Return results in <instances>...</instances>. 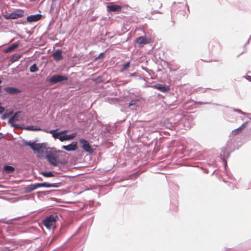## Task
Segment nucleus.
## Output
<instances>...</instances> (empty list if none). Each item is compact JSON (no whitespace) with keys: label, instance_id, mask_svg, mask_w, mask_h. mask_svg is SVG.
<instances>
[{"label":"nucleus","instance_id":"f257e3e1","mask_svg":"<svg viewBox=\"0 0 251 251\" xmlns=\"http://www.w3.org/2000/svg\"><path fill=\"white\" fill-rule=\"evenodd\" d=\"M235 141L233 138L229 140L226 144V146L221 150L220 156L221 159L224 162V168L226 169L227 166V161L226 158H227L230 156V153L235 150Z\"/></svg>","mask_w":251,"mask_h":251},{"label":"nucleus","instance_id":"f03ea898","mask_svg":"<svg viewBox=\"0 0 251 251\" xmlns=\"http://www.w3.org/2000/svg\"><path fill=\"white\" fill-rule=\"evenodd\" d=\"M57 154V150L55 148L50 149L49 151H46L45 158L47 161L53 166H57L59 164H64L65 163L62 162Z\"/></svg>","mask_w":251,"mask_h":251},{"label":"nucleus","instance_id":"7ed1b4c3","mask_svg":"<svg viewBox=\"0 0 251 251\" xmlns=\"http://www.w3.org/2000/svg\"><path fill=\"white\" fill-rule=\"evenodd\" d=\"M59 219V215L57 213H53L47 216L42 220V224L49 230H54L55 224Z\"/></svg>","mask_w":251,"mask_h":251},{"label":"nucleus","instance_id":"20e7f679","mask_svg":"<svg viewBox=\"0 0 251 251\" xmlns=\"http://www.w3.org/2000/svg\"><path fill=\"white\" fill-rule=\"evenodd\" d=\"M68 80V77L66 75H63L59 74H54L50 78H47V81L51 84H55Z\"/></svg>","mask_w":251,"mask_h":251},{"label":"nucleus","instance_id":"39448f33","mask_svg":"<svg viewBox=\"0 0 251 251\" xmlns=\"http://www.w3.org/2000/svg\"><path fill=\"white\" fill-rule=\"evenodd\" d=\"M170 121L173 122V124L176 126V127H177V129L179 130V129L182 128V126H181V122L183 120H185V116L181 114H176L174 116L171 117Z\"/></svg>","mask_w":251,"mask_h":251},{"label":"nucleus","instance_id":"423d86ee","mask_svg":"<svg viewBox=\"0 0 251 251\" xmlns=\"http://www.w3.org/2000/svg\"><path fill=\"white\" fill-rule=\"evenodd\" d=\"M59 178H56V182L53 183H50L47 182H44L42 183H35L36 189L40 187H46V188H50V187H54L58 188L60 187L61 182L60 181H58Z\"/></svg>","mask_w":251,"mask_h":251},{"label":"nucleus","instance_id":"0eeeda50","mask_svg":"<svg viewBox=\"0 0 251 251\" xmlns=\"http://www.w3.org/2000/svg\"><path fill=\"white\" fill-rule=\"evenodd\" d=\"M81 144V147L87 152L89 154H92L94 150L90 146L89 143L85 139L81 138L79 140Z\"/></svg>","mask_w":251,"mask_h":251},{"label":"nucleus","instance_id":"6e6552de","mask_svg":"<svg viewBox=\"0 0 251 251\" xmlns=\"http://www.w3.org/2000/svg\"><path fill=\"white\" fill-rule=\"evenodd\" d=\"M154 89H156L160 92L165 93L170 90V86L165 84L156 83L152 86Z\"/></svg>","mask_w":251,"mask_h":251},{"label":"nucleus","instance_id":"1a4fd4ad","mask_svg":"<svg viewBox=\"0 0 251 251\" xmlns=\"http://www.w3.org/2000/svg\"><path fill=\"white\" fill-rule=\"evenodd\" d=\"M43 17V15L41 14H32L26 17V20L27 23H31L40 21Z\"/></svg>","mask_w":251,"mask_h":251},{"label":"nucleus","instance_id":"9d476101","mask_svg":"<svg viewBox=\"0 0 251 251\" xmlns=\"http://www.w3.org/2000/svg\"><path fill=\"white\" fill-rule=\"evenodd\" d=\"M61 148L68 151H76L78 148V145L76 142H73L68 145H63Z\"/></svg>","mask_w":251,"mask_h":251},{"label":"nucleus","instance_id":"9b49d317","mask_svg":"<svg viewBox=\"0 0 251 251\" xmlns=\"http://www.w3.org/2000/svg\"><path fill=\"white\" fill-rule=\"evenodd\" d=\"M52 56L53 59L56 61L59 62L62 60L64 57L62 55V50L61 49H56L52 53Z\"/></svg>","mask_w":251,"mask_h":251},{"label":"nucleus","instance_id":"f8f14e48","mask_svg":"<svg viewBox=\"0 0 251 251\" xmlns=\"http://www.w3.org/2000/svg\"><path fill=\"white\" fill-rule=\"evenodd\" d=\"M4 90L6 93L12 95H18L22 92L19 88L14 87H6Z\"/></svg>","mask_w":251,"mask_h":251},{"label":"nucleus","instance_id":"ddd939ff","mask_svg":"<svg viewBox=\"0 0 251 251\" xmlns=\"http://www.w3.org/2000/svg\"><path fill=\"white\" fill-rule=\"evenodd\" d=\"M33 151L35 153H37V157L41 159L45 158L46 151L45 149H43L38 146H35Z\"/></svg>","mask_w":251,"mask_h":251},{"label":"nucleus","instance_id":"4468645a","mask_svg":"<svg viewBox=\"0 0 251 251\" xmlns=\"http://www.w3.org/2000/svg\"><path fill=\"white\" fill-rule=\"evenodd\" d=\"M12 13V19H17L24 17L25 15V11L22 9H17Z\"/></svg>","mask_w":251,"mask_h":251},{"label":"nucleus","instance_id":"2eb2a0df","mask_svg":"<svg viewBox=\"0 0 251 251\" xmlns=\"http://www.w3.org/2000/svg\"><path fill=\"white\" fill-rule=\"evenodd\" d=\"M126 76L129 78L132 77L136 80H145L143 76L137 72L133 73H128L126 74Z\"/></svg>","mask_w":251,"mask_h":251},{"label":"nucleus","instance_id":"dca6fc26","mask_svg":"<svg viewBox=\"0 0 251 251\" xmlns=\"http://www.w3.org/2000/svg\"><path fill=\"white\" fill-rule=\"evenodd\" d=\"M106 8L108 12H119L122 10V7L117 4L107 5Z\"/></svg>","mask_w":251,"mask_h":251},{"label":"nucleus","instance_id":"f3484780","mask_svg":"<svg viewBox=\"0 0 251 251\" xmlns=\"http://www.w3.org/2000/svg\"><path fill=\"white\" fill-rule=\"evenodd\" d=\"M76 136V133L74 132L70 134L63 135L59 138V140L61 142H64L65 141H68L73 139Z\"/></svg>","mask_w":251,"mask_h":251},{"label":"nucleus","instance_id":"a211bd4d","mask_svg":"<svg viewBox=\"0 0 251 251\" xmlns=\"http://www.w3.org/2000/svg\"><path fill=\"white\" fill-rule=\"evenodd\" d=\"M58 129H52L50 131L47 130V129H44L43 131L47 133H50L52 134V137L55 139H58L59 140V138L61 137V134L60 131L57 132Z\"/></svg>","mask_w":251,"mask_h":251},{"label":"nucleus","instance_id":"6ab92c4d","mask_svg":"<svg viewBox=\"0 0 251 251\" xmlns=\"http://www.w3.org/2000/svg\"><path fill=\"white\" fill-rule=\"evenodd\" d=\"M139 100L140 98H139L131 100L129 103L128 106L132 110L135 109L139 105Z\"/></svg>","mask_w":251,"mask_h":251},{"label":"nucleus","instance_id":"aec40b11","mask_svg":"<svg viewBox=\"0 0 251 251\" xmlns=\"http://www.w3.org/2000/svg\"><path fill=\"white\" fill-rule=\"evenodd\" d=\"M248 124V122L247 121L243 123L240 127L236 129H235L232 131V134L233 135H236L239 133H241L242 131L244 129Z\"/></svg>","mask_w":251,"mask_h":251},{"label":"nucleus","instance_id":"412c9836","mask_svg":"<svg viewBox=\"0 0 251 251\" xmlns=\"http://www.w3.org/2000/svg\"><path fill=\"white\" fill-rule=\"evenodd\" d=\"M19 44L18 43H14L9 46H8L6 49L4 50L3 52L5 53L8 52H10L13 51L15 49L17 48L19 46Z\"/></svg>","mask_w":251,"mask_h":251},{"label":"nucleus","instance_id":"4be33fe9","mask_svg":"<svg viewBox=\"0 0 251 251\" xmlns=\"http://www.w3.org/2000/svg\"><path fill=\"white\" fill-rule=\"evenodd\" d=\"M164 125L165 126L171 130H177V127H176V126H175L172 121H170V118L169 119H167L164 122Z\"/></svg>","mask_w":251,"mask_h":251},{"label":"nucleus","instance_id":"5701e85b","mask_svg":"<svg viewBox=\"0 0 251 251\" xmlns=\"http://www.w3.org/2000/svg\"><path fill=\"white\" fill-rule=\"evenodd\" d=\"M136 42L139 45H145L149 43L145 36H140L136 39Z\"/></svg>","mask_w":251,"mask_h":251},{"label":"nucleus","instance_id":"b1692460","mask_svg":"<svg viewBox=\"0 0 251 251\" xmlns=\"http://www.w3.org/2000/svg\"><path fill=\"white\" fill-rule=\"evenodd\" d=\"M192 125V121L185 117V120H183L181 122V126L182 128H190Z\"/></svg>","mask_w":251,"mask_h":251},{"label":"nucleus","instance_id":"393cba45","mask_svg":"<svg viewBox=\"0 0 251 251\" xmlns=\"http://www.w3.org/2000/svg\"><path fill=\"white\" fill-rule=\"evenodd\" d=\"M23 129L28 130V131H41L44 129H42L40 126H24V128Z\"/></svg>","mask_w":251,"mask_h":251},{"label":"nucleus","instance_id":"a878e982","mask_svg":"<svg viewBox=\"0 0 251 251\" xmlns=\"http://www.w3.org/2000/svg\"><path fill=\"white\" fill-rule=\"evenodd\" d=\"M21 112V111H17L9 119L8 123H10L11 121H18L19 120L20 114Z\"/></svg>","mask_w":251,"mask_h":251},{"label":"nucleus","instance_id":"bb28decb","mask_svg":"<svg viewBox=\"0 0 251 251\" xmlns=\"http://www.w3.org/2000/svg\"><path fill=\"white\" fill-rule=\"evenodd\" d=\"M23 142L24 145L26 146H29L30 148L33 151L34 150V148L35 147V144H36L35 141L31 142V141H27L25 139H23Z\"/></svg>","mask_w":251,"mask_h":251},{"label":"nucleus","instance_id":"cd10ccee","mask_svg":"<svg viewBox=\"0 0 251 251\" xmlns=\"http://www.w3.org/2000/svg\"><path fill=\"white\" fill-rule=\"evenodd\" d=\"M36 189L35 183L28 185L25 188V193H29Z\"/></svg>","mask_w":251,"mask_h":251},{"label":"nucleus","instance_id":"c85d7f7f","mask_svg":"<svg viewBox=\"0 0 251 251\" xmlns=\"http://www.w3.org/2000/svg\"><path fill=\"white\" fill-rule=\"evenodd\" d=\"M3 171L7 173H11L15 171V168L10 165H5L3 168Z\"/></svg>","mask_w":251,"mask_h":251},{"label":"nucleus","instance_id":"c756f323","mask_svg":"<svg viewBox=\"0 0 251 251\" xmlns=\"http://www.w3.org/2000/svg\"><path fill=\"white\" fill-rule=\"evenodd\" d=\"M22 56V55L21 54L15 53L13 54L10 60V63H14V62L19 60Z\"/></svg>","mask_w":251,"mask_h":251},{"label":"nucleus","instance_id":"7c9ffc66","mask_svg":"<svg viewBox=\"0 0 251 251\" xmlns=\"http://www.w3.org/2000/svg\"><path fill=\"white\" fill-rule=\"evenodd\" d=\"M47 145L48 144L47 143H36V144H35L36 146H38L43 149H45L46 151H49L50 149L51 148L50 147H48Z\"/></svg>","mask_w":251,"mask_h":251},{"label":"nucleus","instance_id":"2f4dec72","mask_svg":"<svg viewBox=\"0 0 251 251\" xmlns=\"http://www.w3.org/2000/svg\"><path fill=\"white\" fill-rule=\"evenodd\" d=\"M180 7L181 8H183V9H187V12L186 11H184L183 16L185 18L188 17V14L189 13V8L188 5L187 4L184 5V4H180Z\"/></svg>","mask_w":251,"mask_h":251},{"label":"nucleus","instance_id":"473e14b6","mask_svg":"<svg viewBox=\"0 0 251 251\" xmlns=\"http://www.w3.org/2000/svg\"><path fill=\"white\" fill-rule=\"evenodd\" d=\"M41 175L45 177H50L54 176V175L51 171L49 172H41L40 173Z\"/></svg>","mask_w":251,"mask_h":251},{"label":"nucleus","instance_id":"72a5a7b5","mask_svg":"<svg viewBox=\"0 0 251 251\" xmlns=\"http://www.w3.org/2000/svg\"><path fill=\"white\" fill-rule=\"evenodd\" d=\"M39 70V68L36 63L32 65L29 68V71L31 73H35Z\"/></svg>","mask_w":251,"mask_h":251},{"label":"nucleus","instance_id":"f704fd0d","mask_svg":"<svg viewBox=\"0 0 251 251\" xmlns=\"http://www.w3.org/2000/svg\"><path fill=\"white\" fill-rule=\"evenodd\" d=\"M130 62L129 61H127L125 64H124L121 68V72H123L124 71L126 70L130 66Z\"/></svg>","mask_w":251,"mask_h":251},{"label":"nucleus","instance_id":"c9c22d12","mask_svg":"<svg viewBox=\"0 0 251 251\" xmlns=\"http://www.w3.org/2000/svg\"><path fill=\"white\" fill-rule=\"evenodd\" d=\"M11 126L13 127L16 128L22 129H23V128H24V125H20V124H16L15 123L11 124Z\"/></svg>","mask_w":251,"mask_h":251},{"label":"nucleus","instance_id":"e433bc0d","mask_svg":"<svg viewBox=\"0 0 251 251\" xmlns=\"http://www.w3.org/2000/svg\"><path fill=\"white\" fill-rule=\"evenodd\" d=\"M11 112L4 113L1 117V119L2 120H5L11 114Z\"/></svg>","mask_w":251,"mask_h":251},{"label":"nucleus","instance_id":"4c0bfd02","mask_svg":"<svg viewBox=\"0 0 251 251\" xmlns=\"http://www.w3.org/2000/svg\"><path fill=\"white\" fill-rule=\"evenodd\" d=\"M15 23L17 24H22L23 25H25L27 24V22L26 19V20H24L22 19V20H18L16 22H15Z\"/></svg>","mask_w":251,"mask_h":251},{"label":"nucleus","instance_id":"58836bf2","mask_svg":"<svg viewBox=\"0 0 251 251\" xmlns=\"http://www.w3.org/2000/svg\"><path fill=\"white\" fill-rule=\"evenodd\" d=\"M3 18H4L5 19H7V20L12 19V13H6L5 14H3Z\"/></svg>","mask_w":251,"mask_h":251},{"label":"nucleus","instance_id":"ea45409f","mask_svg":"<svg viewBox=\"0 0 251 251\" xmlns=\"http://www.w3.org/2000/svg\"><path fill=\"white\" fill-rule=\"evenodd\" d=\"M232 110L234 111H235L238 113H240V114H242V115H246V113L244 112H243L240 109H235L234 108H231Z\"/></svg>","mask_w":251,"mask_h":251},{"label":"nucleus","instance_id":"a19ab883","mask_svg":"<svg viewBox=\"0 0 251 251\" xmlns=\"http://www.w3.org/2000/svg\"><path fill=\"white\" fill-rule=\"evenodd\" d=\"M105 55L104 52H102L100 53V54L97 56L96 58H95V60H97L98 59H100L102 57H103Z\"/></svg>","mask_w":251,"mask_h":251},{"label":"nucleus","instance_id":"79ce46f5","mask_svg":"<svg viewBox=\"0 0 251 251\" xmlns=\"http://www.w3.org/2000/svg\"><path fill=\"white\" fill-rule=\"evenodd\" d=\"M57 154H58L59 155H65L66 154V152L63 151L58 150L57 151Z\"/></svg>","mask_w":251,"mask_h":251},{"label":"nucleus","instance_id":"37998d69","mask_svg":"<svg viewBox=\"0 0 251 251\" xmlns=\"http://www.w3.org/2000/svg\"><path fill=\"white\" fill-rule=\"evenodd\" d=\"M12 220V219L10 220H7L6 221L5 219H1L0 220V222H2L3 223H5L6 224H9L11 223V221Z\"/></svg>","mask_w":251,"mask_h":251},{"label":"nucleus","instance_id":"c03bdc74","mask_svg":"<svg viewBox=\"0 0 251 251\" xmlns=\"http://www.w3.org/2000/svg\"><path fill=\"white\" fill-rule=\"evenodd\" d=\"M157 13H159V14H162V12H161V11H158V10H152L151 12V15H154L155 14H157Z\"/></svg>","mask_w":251,"mask_h":251},{"label":"nucleus","instance_id":"a18cd8bd","mask_svg":"<svg viewBox=\"0 0 251 251\" xmlns=\"http://www.w3.org/2000/svg\"><path fill=\"white\" fill-rule=\"evenodd\" d=\"M55 7H56L55 4H54V3L52 2V4H51V5L50 6V12H51V11L53 10Z\"/></svg>","mask_w":251,"mask_h":251},{"label":"nucleus","instance_id":"49530a36","mask_svg":"<svg viewBox=\"0 0 251 251\" xmlns=\"http://www.w3.org/2000/svg\"><path fill=\"white\" fill-rule=\"evenodd\" d=\"M68 131V130H61L60 131L61 135H65V134H66V133H67Z\"/></svg>","mask_w":251,"mask_h":251},{"label":"nucleus","instance_id":"de8ad7c7","mask_svg":"<svg viewBox=\"0 0 251 251\" xmlns=\"http://www.w3.org/2000/svg\"><path fill=\"white\" fill-rule=\"evenodd\" d=\"M246 79L249 80L250 82H251V76L250 75H246L244 76Z\"/></svg>","mask_w":251,"mask_h":251},{"label":"nucleus","instance_id":"09e8293b","mask_svg":"<svg viewBox=\"0 0 251 251\" xmlns=\"http://www.w3.org/2000/svg\"><path fill=\"white\" fill-rule=\"evenodd\" d=\"M4 111V108L0 105V114H2Z\"/></svg>","mask_w":251,"mask_h":251},{"label":"nucleus","instance_id":"8fccbe9b","mask_svg":"<svg viewBox=\"0 0 251 251\" xmlns=\"http://www.w3.org/2000/svg\"><path fill=\"white\" fill-rule=\"evenodd\" d=\"M193 102H194V101L193 100L190 99L189 100H188V101H187L185 102V104H189V103H192Z\"/></svg>","mask_w":251,"mask_h":251},{"label":"nucleus","instance_id":"3c124183","mask_svg":"<svg viewBox=\"0 0 251 251\" xmlns=\"http://www.w3.org/2000/svg\"><path fill=\"white\" fill-rule=\"evenodd\" d=\"M199 103H200V104H210V102H201V101H199Z\"/></svg>","mask_w":251,"mask_h":251},{"label":"nucleus","instance_id":"603ef678","mask_svg":"<svg viewBox=\"0 0 251 251\" xmlns=\"http://www.w3.org/2000/svg\"><path fill=\"white\" fill-rule=\"evenodd\" d=\"M51 24V22H50V23H49L48 27H47V29L48 30H50V25Z\"/></svg>","mask_w":251,"mask_h":251},{"label":"nucleus","instance_id":"864d4df0","mask_svg":"<svg viewBox=\"0 0 251 251\" xmlns=\"http://www.w3.org/2000/svg\"><path fill=\"white\" fill-rule=\"evenodd\" d=\"M139 174V173H138L137 172H136L135 173H133L132 174V175L135 176V177H137L138 176Z\"/></svg>","mask_w":251,"mask_h":251},{"label":"nucleus","instance_id":"5fc2aeb1","mask_svg":"<svg viewBox=\"0 0 251 251\" xmlns=\"http://www.w3.org/2000/svg\"><path fill=\"white\" fill-rule=\"evenodd\" d=\"M3 137H4L3 134L1 132H0V140L2 138H3Z\"/></svg>","mask_w":251,"mask_h":251},{"label":"nucleus","instance_id":"6e6d98bb","mask_svg":"<svg viewBox=\"0 0 251 251\" xmlns=\"http://www.w3.org/2000/svg\"><path fill=\"white\" fill-rule=\"evenodd\" d=\"M250 38H249L248 41H247V42L246 43V44H245V46L249 44L250 43Z\"/></svg>","mask_w":251,"mask_h":251},{"label":"nucleus","instance_id":"4d7b16f0","mask_svg":"<svg viewBox=\"0 0 251 251\" xmlns=\"http://www.w3.org/2000/svg\"><path fill=\"white\" fill-rule=\"evenodd\" d=\"M208 170L207 169H205L204 170V173H205V174H208Z\"/></svg>","mask_w":251,"mask_h":251},{"label":"nucleus","instance_id":"13d9d810","mask_svg":"<svg viewBox=\"0 0 251 251\" xmlns=\"http://www.w3.org/2000/svg\"><path fill=\"white\" fill-rule=\"evenodd\" d=\"M15 121H11L10 123H8L9 124H10L11 126V124L14 123Z\"/></svg>","mask_w":251,"mask_h":251},{"label":"nucleus","instance_id":"bf43d9fd","mask_svg":"<svg viewBox=\"0 0 251 251\" xmlns=\"http://www.w3.org/2000/svg\"><path fill=\"white\" fill-rule=\"evenodd\" d=\"M213 104L215 105H218V104L216 103H213Z\"/></svg>","mask_w":251,"mask_h":251},{"label":"nucleus","instance_id":"052dcab7","mask_svg":"<svg viewBox=\"0 0 251 251\" xmlns=\"http://www.w3.org/2000/svg\"><path fill=\"white\" fill-rule=\"evenodd\" d=\"M148 17L149 19H152V18L151 16H148Z\"/></svg>","mask_w":251,"mask_h":251},{"label":"nucleus","instance_id":"680f3d73","mask_svg":"<svg viewBox=\"0 0 251 251\" xmlns=\"http://www.w3.org/2000/svg\"><path fill=\"white\" fill-rule=\"evenodd\" d=\"M143 69L144 70H145L146 72H147V68H143Z\"/></svg>","mask_w":251,"mask_h":251},{"label":"nucleus","instance_id":"e2e57ef3","mask_svg":"<svg viewBox=\"0 0 251 251\" xmlns=\"http://www.w3.org/2000/svg\"><path fill=\"white\" fill-rule=\"evenodd\" d=\"M215 171H214L212 172V173L211 174V176L213 175V174H214V173H215Z\"/></svg>","mask_w":251,"mask_h":251},{"label":"nucleus","instance_id":"0e129e2a","mask_svg":"<svg viewBox=\"0 0 251 251\" xmlns=\"http://www.w3.org/2000/svg\"><path fill=\"white\" fill-rule=\"evenodd\" d=\"M39 178L40 180H43V179H42V178L41 177H39Z\"/></svg>","mask_w":251,"mask_h":251},{"label":"nucleus","instance_id":"69168bd1","mask_svg":"<svg viewBox=\"0 0 251 251\" xmlns=\"http://www.w3.org/2000/svg\"><path fill=\"white\" fill-rule=\"evenodd\" d=\"M2 83V80L0 78V84Z\"/></svg>","mask_w":251,"mask_h":251},{"label":"nucleus","instance_id":"338daca9","mask_svg":"<svg viewBox=\"0 0 251 251\" xmlns=\"http://www.w3.org/2000/svg\"><path fill=\"white\" fill-rule=\"evenodd\" d=\"M162 4L160 3V8H161L162 7Z\"/></svg>","mask_w":251,"mask_h":251},{"label":"nucleus","instance_id":"774afa93","mask_svg":"<svg viewBox=\"0 0 251 251\" xmlns=\"http://www.w3.org/2000/svg\"><path fill=\"white\" fill-rule=\"evenodd\" d=\"M55 0H52V3H54V1H55Z\"/></svg>","mask_w":251,"mask_h":251}]
</instances>
